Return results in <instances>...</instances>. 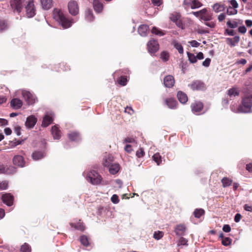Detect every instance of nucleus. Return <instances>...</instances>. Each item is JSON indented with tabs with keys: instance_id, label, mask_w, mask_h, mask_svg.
Returning a JSON list of instances; mask_svg holds the SVG:
<instances>
[{
	"instance_id": "f257e3e1",
	"label": "nucleus",
	"mask_w": 252,
	"mask_h": 252,
	"mask_svg": "<svg viewBox=\"0 0 252 252\" xmlns=\"http://www.w3.org/2000/svg\"><path fill=\"white\" fill-rule=\"evenodd\" d=\"M53 18L57 21L63 29L70 28L73 23V19L64 15L63 11L55 8L53 11Z\"/></svg>"
},
{
	"instance_id": "f03ea898",
	"label": "nucleus",
	"mask_w": 252,
	"mask_h": 252,
	"mask_svg": "<svg viewBox=\"0 0 252 252\" xmlns=\"http://www.w3.org/2000/svg\"><path fill=\"white\" fill-rule=\"evenodd\" d=\"M192 14L205 22L210 21L213 19V13L206 8L198 11H193Z\"/></svg>"
},
{
	"instance_id": "7ed1b4c3",
	"label": "nucleus",
	"mask_w": 252,
	"mask_h": 252,
	"mask_svg": "<svg viewBox=\"0 0 252 252\" xmlns=\"http://www.w3.org/2000/svg\"><path fill=\"white\" fill-rule=\"evenodd\" d=\"M87 180L94 185L101 183L102 178L99 174L94 170H90L86 176Z\"/></svg>"
},
{
	"instance_id": "20e7f679",
	"label": "nucleus",
	"mask_w": 252,
	"mask_h": 252,
	"mask_svg": "<svg viewBox=\"0 0 252 252\" xmlns=\"http://www.w3.org/2000/svg\"><path fill=\"white\" fill-rule=\"evenodd\" d=\"M252 106V96L244 97L242 101V105L239 106L238 110L244 113L250 112Z\"/></svg>"
},
{
	"instance_id": "39448f33",
	"label": "nucleus",
	"mask_w": 252,
	"mask_h": 252,
	"mask_svg": "<svg viewBox=\"0 0 252 252\" xmlns=\"http://www.w3.org/2000/svg\"><path fill=\"white\" fill-rule=\"evenodd\" d=\"M68 10L72 16H76L79 12V6L78 2L75 0L69 1L67 4Z\"/></svg>"
},
{
	"instance_id": "423d86ee",
	"label": "nucleus",
	"mask_w": 252,
	"mask_h": 252,
	"mask_svg": "<svg viewBox=\"0 0 252 252\" xmlns=\"http://www.w3.org/2000/svg\"><path fill=\"white\" fill-rule=\"evenodd\" d=\"M16 171V168L13 166H7L0 164V174L13 175Z\"/></svg>"
},
{
	"instance_id": "0eeeda50",
	"label": "nucleus",
	"mask_w": 252,
	"mask_h": 252,
	"mask_svg": "<svg viewBox=\"0 0 252 252\" xmlns=\"http://www.w3.org/2000/svg\"><path fill=\"white\" fill-rule=\"evenodd\" d=\"M28 4L26 6V14L28 17L32 18L35 15V7L33 0H28Z\"/></svg>"
},
{
	"instance_id": "6e6552de",
	"label": "nucleus",
	"mask_w": 252,
	"mask_h": 252,
	"mask_svg": "<svg viewBox=\"0 0 252 252\" xmlns=\"http://www.w3.org/2000/svg\"><path fill=\"white\" fill-rule=\"evenodd\" d=\"M10 5L14 12L20 13L23 8L22 0H10Z\"/></svg>"
},
{
	"instance_id": "1a4fd4ad",
	"label": "nucleus",
	"mask_w": 252,
	"mask_h": 252,
	"mask_svg": "<svg viewBox=\"0 0 252 252\" xmlns=\"http://www.w3.org/2000/svg\"><path fill=\"white\" fill-rule=\"evenodd\" d=\"M147 48L149 53L155 54L159 49V44L157 40L152 39L149 41L147 44Z\"/></svg>"
},
{
	"instance_id": "9d476101",
	"label": "nucleus",
	"mask_w": 252,
	"mask_h": 252,
	"mask_svg": "<svg viewBox=\"0 0 252 252\" xmlns=\"http://www.w3.org/2000/svg\"><path fill=\"white\" fill-rule=\"evenodd\" d=\"M189 86L193 91H203L205 89V84L200 80H195L189 84Z\"/></svg>"
},
{
	"instance_id": "9b49d317",
	"label": "nucleus",
	"mask_w": 252,
	"mask_h": 252,
	"mask_svg": "<svg viewBox=\"0 0 252 252\" xmlns=\"http://www.w3.org/2000/svg\"><path fill=\"white\" fill-rule=\"evenodd\" d=\"M22 95L25 100L29 105L33 104L36 101L35 96L30 92L24 91L22 92Z\"/></svg>"
},
{
	"instance_id": "f8f14e48",
	"label": "nucleus",
	"mask_w": 252,
	"mask_h": 252,
	"mask_svg": "<svg viewBox=\"0 0 252 252\" xmlns=\"http://www.w3.org/2000/svg\"><path fill=\"white\" fill-rule=\"evenodd\" d=\"M12 162L14 165L20 167H24L25 164L23 157L20 155L15 156L13 158Z\"/></svg>"
},
{
	"instance_id": "ddd939ff",
	"label": "nucleus",
	"mask_w": 252,
	"mask_h": 252,
	"mask_svg": "<svg viewBox=\"0 0 252 252\" xmlns=\"http://www.w3.org/2000/svg\"><path fill=\"white\" fill-rule=\"evenodd\" d=\"M163 84L164 86L167 88H172L175 84L174 77L171 75L166 76L163 79Z\"/></svg>"
},
{
	"instance_id": "4468645a",
	"label": "nucleus",
	"mask_w": 252,
	"mask_h": 252,
	"mask_svg": "<svg viewBox=\"0 0 252 252\" xmlns=\"http://www.w3.org/2000/svg\"><path fill=\"white\" fill-rule=\"evenodd\" d=\"M1 199L6 205H13L14 196L10 193H6L2 194Z\"/></svg>"
},
{
	"instance_id": "2eb2a0df",
	"label": "nucleus",
	"mask_w": 252,
	"mask_h": 252,
	"mask_svg": "<svg viewBox=\"0 0 252 252\" xmlns=\"http://www.w3.org/2000/svg\"><path fill=\"white\" fill-rule=\"evenodd\" d=\"M203 104L201 102L195 101L191 104V108L192 111L194 113H196L201 112L203 108Z\"/></svg>"
},
{
	"instance_id": "dca6fc26",
	"label": "nucleus",
	"mask_w": 252,
	"mask_h": 252,
	"mask_svg": "<svg viewBox=\"0 0 252 252\" xmlns=\"http://www.w3.org/2000/svg\"><path fill=\"white\" fill-rule=\"evenodd\" d=\"M243 24V21L239 19H234L233 20H229L226 22V26L231 29H234L238 27L239 25Z\"/></svg>"
},
{
	"instance_id": "f3484780",
	"label": "nucleus",
	"mask_w": 252,
	"mask_h": 252,
	"mask_svg": "<svg viewBox=\"0 0 252 252\" xmlns=\"http://www.w3.org/2000/svg\"><path fill=\"white\" fill-rule=\"evenodd\" d=\"M53 121V115L52 114H46L43 118L42 122V126L47 127L50 125Z\"/></svg>"
},
{
	"instance_id": "a211bd4d",
	"label": "nucleus",
	"mask_w": 252,
	"mask_h": 252,
	"mask_svg": "<svg viewBox=\"0 0 252 252\" xmlns=\"http://www.w3.org/2000/svg\"><path fill=\"white\" fill-rule=\"evenodd\" d=\"M37 122V119L35 116L31 115L27 118L25 125L29 128H32Z\"/></svg>"
},
{
	"instance_id": "6ab92c4d",
	"label": "nucleus",
	"mask_w": 252,
	"mask_h": 252,
	"mask_svg": "<svg viewBox=\"0 0 252 252\" xmlns=\"http://www.w3.org/2000/svg\"><path fill=\"white\" fill-rule=\"evenodd\" d=\"M51 133L54 139L59 140L62 136V132L57 126L52 127Z\"/></svg>"
},
{
	"instance_id": "aec40b11",
	"label": "nucleus",
	"mask_w": 252,
	"mask_h": 252,
	"mask_svg": "<svg viewBox=\"0 0 252 252\" xmlns=\"http://www.w3.org/2000/svg\"><path fill=\"white\" fill-rule=\"evenodd\" d=\"M186 230V227L184 224H180L175 228L174 232L177 235L182 236L184 234Z\"/></svg>"
},
{
	"instance_id": "412c9836",
	"label": "nucleus",
	"mask_w": 252,
	"mask_h": 252,
	"mask_svg": "<svg viewBox=\"0 0 252 252\" xmlns=\"http://www.w3.org/2000/svg\"><path fill=\"white\" fill-rule=\"evenodd\" d=\"M93 5L95 12L99 13L102 11L103 6L99 0H93Z\"/></svg>"
},
{
	"instance_id": "4be33fe9",
	"label": "nucleus",
	"mask_w": 252,
	"mask_h": 252,
	"mask_svg": "<svg viewBox=\"0 0 252 252\" xmlns=\"http://www.w3.org/2000/svg\"><path fill=\"white\" fill-rule=\"evenodd\" d=\"M240 41V37L238 35L235 36L233 38H226V43L231 47L236 46Z\"/></svg>"
},
{
	"instance_id": "5701e85b",
	"label": "nucleus",
	"mask_w": 252,
	"mask_h": 252,
	"mask_svg": "<svg viewBox=\"0 0 252 252\" xmlns=\"http://www.w3.org/2000/svg\"><path fill=\"white\" fill-rule=\"evenodd\" d=\"M165 103L170 109L176 108L178 104L177 101L172 98L165 99Z\"/></svg>"
},
{
	"instance_id": "b1692460",
	"label": "nucleus",
	"mask_w": 252,
	"mask_h": 252,
	"mask_svg": "<svg viewBox=\"0 0 252 252\" xmlns=\"http://www.w3.org/2000/svg\"><path fill=\"white\" fill-rule=\"evenodd\" d=\"M149 26L147 25H140L138 29V33L142 36H146L148 34Z\"/></svg>"
},
{
	"instance_id": "393cba45",
	"label": "nucleus",
	"mask_w": 252,
	"mask_h": 252,
	"mask_svg": "<svg viewBox=\"0 0 252 252\" xmlns=\"http://www.w3.org/2000/svg\"><path fill=\"white\" fill-rule=\"evenodd\" d=\"M113 160V157L111 155H108L103 158L102 164L104 166L109 167L112 164Z\"/></svg>"
},
{
	"instance_id": "a878e982",
	"label": "nucleus",
	"mask_w": 252,
	"mask_h": 252,
	"mask_svg": "<svg viewBox=\"0 0 252 252\" xmlns=\"http://www.w3.org/2000/svg\"><path fill=\"white\" fill-rule=\"evenodd\" d=\"M22 104L23 102L22 100L18 98H13L10 102L11 107L16 109L20 108L22 107Z\"/></svg>"
},
{
	"instance_id": "bb28decb",
	"label": "nucleus",
	"mask_w": 252,
	"mask_h": 252,
	"mask_svg": "<svg viewBox=\"0 0 252 252\" xmlns=\"http://www.w3.org/2000/svg\"><path fill=\"white\" fill-rule=\"evenodd\" d=\"M42 7L44 10L50 9L53 5L52 0H40Z\"/></svg>"
},
{
	"instance_id": "cd10ccee",
	"label": "nucleus",
	"mask_w": 252,
	"mask_h": 252,
	"mask_svg": "<svg viewBox=\"0 0 252 252\" xmlns=\"http://www.w3.org/2000/svg\"><path fill=\"white\" fill-rule=\"evenodd\" d=\"M68 137L71 141H77L80 139L79 133L77 131H71L68 134Z\"/></svg>"
},
{
	"instance_id": "c85d7f7f",
	"label": "nucleus",
	"mask_w": 252,
	"mask_h": 252,
	"mask_svg": "<svg viewBox=\"0 0 252 252\" xmlns=\"http://www.w3.org/2000/svg\"><path fill=\"white\" fill-rule=\"evenodd\" d=\"M120 166L118 163H112L109 167V171L111 174H116L120 170Z\"/></svg>"
},
{
	"instance_id": "c756f323",
	"label": "nucleus",
	"mask_w": 252,
	"mask_h": 252,
	"mask_svg": "<svg viewBox=\"0 0 252 252\" xmlns=\"http://www.w3.org/2000/svg\"><path fill=\"white\" fill-rule=\"evenodd\" d=\"M177 97L179 101L183 103H186L188 101V96L187 94L181 91H179L177 93Z\"/></svg>"
},
{
	"instance_id": "7c9ffc66",
	"label": "nucleus",
	"mask_w": 252,
	"mask_h": 252,
	"mask_svg": "<svg viewBox=\"0 0 252 252\" xmlns=\"http://www.w3.org/2000/svg\"><path fill=\"white\" fill-rule=\"evenodd\" d=\"M213 10L216 13L223 11L225 9L224 5L220 3H216L212 6Z\"/></svg>"
},
{
	"instance_id": "2f4dec72",
	"label": "nucleus",
	"mask_w": 252,
	"mask_h": 252,
	"mask_svg": "<svg viewBox=\"0 0 252 252\" xmlns=\"http://www.w3.org/2000/svg\"><path fill=\"white\" fill-rule=\"evenodd\" d=\"M70 225L72 227H74L75 229L81 231H83L85 229V227L83 224V223L81 222L80 220H79V221L76 224H74L72 222L70 223Z\"/></svg>"
},
{
	"instance_id": "473e14b6",
	"label": "nucleus",
	"mask_w": 252,
	"mask_h": 252,
	"mask_svg": "<svg viewBox=\"0 0 252 252\" xmlns=\"http://www.w3.org/2000/svg\"><path fill=\"white\" fill-rule=\"evenodd\" d=\"M227 94L230 97L238 96L239 95V91L236 88H232L227 91Z\"/></svg>"
},
{
	"instance_id": "72a5a7b5",
	"label": "nucleus",
	"mask_w": 252,
	"mask_h": 252,
	"mask_svg": "<svg viewBox=\"0 0 252 252\" xmlns=\"http://www.w3.org/2000/svg\"><path fill=\"white\" fill-rule=\"evenodd\" d=\"M181 14L177 12H174L169 15V19L175 23L177 22V20H179L181 18Z\"/></svg>"
},
{
	"instance_id": "f704fd0d",
	"label": "nucleus",
	"mask_w": 252,
	"mask_h": 252,
	"mask_svg": "<svg viewBox=\"0 0 252 252\" xmlns=\"http://www.w3.org/2000/svg\"><path fill=\"white\" fill-rule=\"evenodd\" d=\"M85 17L86 20L89 22L93 21L94 19L93 11L90 9H88L85 11Z\"/></svg>"
},
{
	"instance_id": "c9c22d12",
	"label": "nucleus",
	"mask_w": 252,
	"mask_h": 252,
	"mask_svg": "<svg viewBox=\"0 0 252 252\" xmlns=\"http://www.w3.org/2000/svg\"><path fill=\"white\" fill-rule=\"evenodd\" d=\"M44 156V153L40 151H35L32 154V158L35 160L40 159Z\"/></svg>"
},
{
	"instance_id": "e433bc0d",
	"label": "nucleus",
	"mask_w": 252,
	"mask_h": 252,
	"mask_svg": "<svg viewBox=\"0 0 252 252\" xmlns=\"http://www.w3.org/2000/svg\"><path fill=\"white\" fill-rule=\"evenodd\" d=\"M221 182L224 188L229 187L232 184V180L227 177H223Z\"/></svg>"
},
{
	"instance_id": "4c0bfd02",
	"label": "nucleus",
	"mask_w": 252,
	"mask_h": 252,
	"mask_svg": "<svg viewBox=\"0 0 252 252\" xmlns=\"http://www.w3.org/2000/svg\"><path fill=\"white\" fill-rule=\"evenodd\" d=\"M58 66L59 68H61V69H58V71H67L70 70V66L68 65L66 63H60L58 64Z\"/></svg>"
},
{
	"instance_id": "58836bf2",
	"label": "nucleus",
	"mask_w": 252,
	"mask_h": 252,
	"mask_svg": "<svg viewBox=\"0 0 252 252\" xmlns=\"http://www.w3.org/2000/svg\"><path fill=\"white\" fill-rule=\"evenodd\" d=\"M151 32L153 34H155L158 35L159 36H163L165 34V33L162 30L158 29V28H157L156 27H154L152 28V29L151 30Z\"/></svg>"
},
{
	"instance_id": "ea45409f",
	"label": "nucleus",
	"mask_w": 252,
	"mask_h": 252,
	"mask_svg": "<svg viewBox=\"0 0 252 252\" xmlns=\"http://www.w3.org/2000/svg\"><path fill=\"white\" fill-rule=\"evenodd\" d=\"M153 159L158 165H159L162 161L161 156L158 153H156L153 155Z\"/></svg>"
},
{
	"instance_id": "a19ab883",
	"label": "nucleus",
	"mask_w": 252,
	"mask_h": 252,
	"mask_svg": "<svg viewBox=\"0 0 252 252\" xmlns=\"http://www.w3.org/2000/svg\"><path fill=\"white\" fill-rule=\"evenodd\" d=\"M204 210L202 209H196L194 211V215L195 218H199L204 214Z\"/></svg>"
},
{
	"instance_id": "79ce46f5",
	"label": "nucleus",
	"mask_w": 252,
	"mask_h": 252,
	"mask_svg": "<svg viewBox=\"0 0 252 252\" xmlns=\"http://www.w3.org/2000/svg\"><path fill=\"white\" fill-rule=\"evenodd\" d=\"M187 55L190 63H194L197 62L196 56H195L193 54L187 52Z\"/></svg>"
},
{
	"instance_id": "37998d69",
	"label": "nucleus",
	"mask_w": 252,
	"mask_h": 252,
	"mask_svg": "<svg viewBox=\"0 0 252 252\" xmlns=\"http://www.w3.org/2000/svg\"><path fill=\"white\" fill-rule=\"evenodd\" d=\"M203 5L202 3L198 0H193L192 2L191 9L198 8Z\"/></svg>"
},
{
	"instance_id": "c03bdc74",
	"label": "nucleus",
	"mask_w": 252,
	"mask_h": 252,
	"mask_svg": "<svg viewBox=\"0 0 252 252\" xmlns=\"http://www.w3.org/2000/svg\"><path fill=\"white\" fill-rule=\"evenodd\" d=\"M226 12V14L228 15H235L237 13V10L229 6L227 7Z\"/></svg>"
},
{
	"instance_id": "a18cd8bd",
	"label": "nucleus",
	"mask_w": 252,
	"mask_h": 252,
	"mask_svg": "<svg viewBox=\"0 0 252 252\" xmlns=\"http://www.w3.org/2000/svg\"><path fill=\"white\" fill-rule=\"evenodd\" d=\"M8 28V25L6 21L0 20V32L4 31Z\"/></svg>"
},
{
	"instance_id": "49530a36",
	"label": "nucleus",
	"mask_w": 252,
	"mask_h": 252,
	"mask_svg": "<svg viewBox=\"0 0 252 252\" xmlns=\"http://www.w3.org/2000/svg\"><path fill=\"white\" fill-rule=\"evenodd\" d=\"M80 241L81 243L85 246H88L89 245L88 238L85 235L81 236Z\"/></svg>"
},
{
	"instance_id": "de8ad7c7",
	"label": "nucleus",
	"mask_w": 252,
	"mask_h": 252,
	"mask_svg": "<svg viewBox=\"0 0 252 252\" xmlns=\"http://www.w3.org/2000/svg\"><path fill=\"white\" fill-rule=\"evenodd\" d=\"M169 55L168 53L166 51H162L160 53V59L164 62H166L169 60Z\"/></svg>"
},
{
	"instance_id": "09e8293b",
	"label": "nucleus",
	"mask_w": 252,
	"mask_h": 252,
	"mask_svg": "<svg viewBox=\"0 0 252 252\" xmlns=\"http://www.w3.org/2000/svg\"><path fill=\"white\" fill-rule=\"evenodd\" d=\"M174 47L178 51L179 53L180 54H183L184 52V49L182 45L178 43V42H175L174 43Z\"/></svg>"
},
{
	"instance_id": "8fccbe9b",
	"label": "nucleus",
	"mask_w": 252,
	"mask_h": 252,
	"mask_svg": "<svg viewBox=\"0 0 252 252\" xmlns=\"http://www.w3.org/2000/svg\"><path fill=\"white\" fill-rule=\"evenodd\" d=\"M127 78L125 76H122L121 77L119 78L118 80V82L119 84H120L122 86H125L126 84L127 83Z\"/></svg>"
},
{
	"instance_id": "3c124183",
	"label": "nucleus",
	"mask_w": 252,
	"mask_h": 252,
	"mask_svg": "<svg viewBox=\"0 0 252 252\" xmlns=\"http://www.w3.org/2000/svg\"><path fill=\"white\" fill-rule=\"evenodd\" d=\"M163 236V232L160 231H155L154 234V238L156 240L160 239Z\"/></svg>"
},
{
	"instance_id": "603ef678",
	"label": "nucleus",
	"mask_w": 252,
	"mask_h": 252,
	"mask_svg": "<svg viewBox=\"0 0 252 252\" xmlns=\"http://www.w3.org/2000/svg\"><path fill=\"white\" fill-rule=\"evenodd\" d=\"M21 251L22 252H31V248L27 243H25L21 246Z\"/></svg>"
},
{
	"instance_id": "864d4df0",
	"label": "nucleus",
	"mask_w": 252,
	"mask_h": 252,
	"mask_svg": "<svg viewBox=\"0 0 252 252\" xmlns=\"http://www.w3.org/2000/svg\"><path fill=\"white\" fill-rule=\"evenodd\" d=\"M232 240L228 237H225L222 239L221 243L223 246H227L231 244Z\"/></svg>"
},
{
	"instance_id": "5fc2aeb1",
	"label": "nucleus",
	"mask_w": 252,
	"mask_h": 252,
	"mask_svg": "<svg viewBox=\"0 0 252 252\" xmlns=\"http://www.w3.org/2000/svg\"><path fill=\"white\" fill-rule=\"evenodd\" d=\"M136 155L138 158L143 157L145 155L144 149L143 148H140L137 151Z\"/></svg>"
},
{
	"instance_id": "6e6d98bb",
	"label": "nucleus",
	"mask_w": 252,
	"mask_h": 252,
	"mask_svg": "<svg viewBox=\"0 0 252 252\" xmlns=\"http://www.w3.org/2000/svg\"><path fill=\"white\" fill-rule=\"evenodd\" d=\"M175 23L178 27L181 29L184 30L185 29V25L183 24L182 21L180 19L177 20V22H175Z\"/></svg>"
},
{
	"instance_id": "4d7b16f0",
	"label": "nucleus",
	"mask_w": 252,
	"mask_h": 252,
	"mask_svg": "<svg viewBox=\"0 0 252 252\" xmlns=\"http://www.w3.org/2000/svg\"><path fill=\"white\" fill-rule=\"evenodd\" d=\"M8 187V182L6 181H3L0 182V189H6Z\"/></svg>"
},
{
	"instance_id": "13d9d810",
	"label": "nucleus",
	"mask_w": 252,
	"mask_h": 252,
	"mask_svg": "<svg viewBox=\"0 0 252 252\" xmlns=\"http://www.w3.org/2000/svg\"><path fill=\"white\" fill-rule=\"evenodd\" d=\"M192 1L193 0H184L183 1V5L185 6L186 8H191Z\"/></svg>"
},
{
	"instance_id": "bf43d9fd",
	"label": "nucleus",
	"mask_w": 252,
	"mask_h": 252,
	"mask_svg": "<svg viewBox=\"0 0 252 252\" xmlns=\"http://www.w3.org/2000/svg\"><path fill=\"white\" fill-rule=\"evenodd\" d=\"M111 201L114 204H117L119 202V197L117 194H113L111 198Z\"/></svg>"
},
{
	"instance_id": "052dcab7",
	"label": "nucleus",
	"mask_w": 252,
	"mask_h": 252,
	"mask_svg": "<svg viewBox=\"0 0 252 252\" xmlns=\"http://www.w3.org/2000/svg\"><path fill=\"white\" fill-rule=\"evenodd\" d=\"M178 245H188V240L183 237H181L179 240Z\"/></svg>"
},
{
	"instance_id": "680f3d73",
	"label": "nucleus",
	"mask_w": 252,
	"mask_h": 252,
	"mask_svg": "<svg viewBox=\"0 0 252 252\" xmlns=\"http://www.w3.org/2000/svg\"><path fill=\"white\" fill-rule=\"evenodd\" d=\"M235 34V32L233 30H229L226 29L224 31V34H227L230 36H234Z\"/></svg>"
},
{
	"instance_id": "e2e57ef3",
	"label": "nucleus",
	"mask_w": 252,
	"mask_h": 252,
	"mask_svg": "<svg viewBox=\"0 0 252 252\" xmlns=\"http://www.w3.org/2000/svg\"><path fill=\"white\" fill-rule=\"evenodd\" d=\"M125 112L127 113L128 114L131 115L134 113V110L132 107L127 106L125 108Z\"/></svg>"
},
{
	"instance_id": "0e129e2a",
	"label": "nucleus",
	"mask_w": 252,
	"mask_h": 252,
	"mask_svg": "<svg viewBox=\"0 0 252 252\" xmlns=\"http://www.w3.org/2000/svg\"><path fill=\"white\" fill-rule=\"evenodd\" d=\"M211 59L210 58H206L202 63V65L205 67H208L211 63Z\"/></svg>"
},
{
	"instance_id": "69168bd1",
	"label": "nucleus",
	"mask_w": 252,
	"mask_h": 252,
	"mask_svg": "<svg viewBox=\"0 0 252 252\" xmlns=\"http://www.w3.org/2000/svg\"><path fill=\"white\" fill-rule=\"evenodd\" d=\"M238 32H240V33H241L242 34H244L246 32V31H247V29L244 26H240L238 28Z\"/></svg>"
},
{
	"instance_id": "338daca9",
	"label": "nucleus",
	"mask_w": 252,
	"mask_h": 252,
	"mask_svg": "<svg viewBox=\"0 0 252 252\" xmlns=\"http://www.w3.org/2000/svg\"><path fill=\"white\" fill-rule=\"evenodd\" d=\"M222 230L225 232H229L231 231V227L228 224H224L223 226Z\"/></svg>"
},
{
	"instance_id": "774afa93",
	"label": "nucleus",
	"mask_w": 252,
	"mask_h": 252,
	"mask_svg": "<svg viewBox=\"0 0 252 252\" xmlns=\"http://www.w3.org/2000/svg\"><path fill=\"white\" fill-rule=\"evenodd\" d=\"M230 3L231 5V7L234 8H237L238 7V4L236 0H231L230 1Z\"/></svg>"
}]
</instances>
